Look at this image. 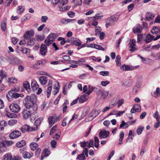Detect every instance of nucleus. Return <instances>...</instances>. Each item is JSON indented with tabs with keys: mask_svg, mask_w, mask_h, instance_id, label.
<instances>
[{
	"mask_svg": "<svg viewBox=\"0 0 160 160\" xmlns=\"http://www.w3.org/2000/svg\"><path fill=\"white\" fill-rule=\"evenodd\" d=\"M37 98L36 95L31 94L27 96L24 98V104L27 108H32L34 112L36 111L38 108L37 105L36 104Z\"/></svg>",
	"mask_w": 160,
	"mask_h": 160,
	"instance_id": "f257e3e1",
	"label": "nucleus"
},
{
	"mask_svg": "<svg viewBox=\"0 0 160 160\" xmlns=\"http://www.w3.org/2000/svg\"><path fill=\"white\" fill-rule=\"evenodd\" d=\"M58 37L57 34L54 33H50L45 40V42L47 46H49L52 42H54L55 39Z\"/></svg>",
	"mask_w": 160,
	"mask_h": 160,
	"instance_id": "f03ea898",
	"label": "nucleus"
},
{
	"mask_svg": "<svg viewBox=\"0 0 160 160\" xmlns=\"http://www.w3.org/2000/svg\"><path fill=\"white\" fill-rule=\"evenodd\" d=\"M118 20V18L114 16H112L108 18L106 20V27L107 28L113 25Z\"/></svg>",
	"mask_w": 160,
	"mask_h": 160,
	"instance_id": "7ed1b4c3",
	"label": "nucleus"
},
{
	"mask_svg": "<svg viewBox=\"0 0 160 160\" xmlns=\"http://www.w3.org/2000/svg\"><path fill=\"white\" fill-rule=\"evenodd\" d=\"M9 108L12 112L16 113L19 112L21 109L20 106L15 103L11 104L9 106Z\"/></svg>",
	"mask_w": 160,
	"mask_h": 160,
	"instance_id": "20e7f679",
	"label": "nucleus"
},
{
	"mask_svg": "<svg viewBox=\"0 0 160 160\" xmlns=\"http://www.w3.org/2000/svg\"><path fill=\"white\" fill-rule=\"evenodd\" d=\"M68 2V0H62L58 6L60 11H63L68 9L69 7L67 6H63L66 5Z\"/></svg>",
	"mask_w": 160,
	"mask_h": 160,
	"instance_id": "39448f33",
	"label": "nucleus"
},
{
	"mask_svg": "<svg viewBox=\"0 0 160 160\" xmlns=\"http://www.w3.org/2000/svg\"><path fill=\"white\" fill-rule=\"evenodd\" d=\"M37 128H38L36 127H35L34 128L32 127H30L28 124H25L22 126L21 128V129L22 132H26L32 131L37 130Z\"/></svg>",
	"mask_w": 160,
	"mask_h": 160,
	"instance_id": "423d86ee",
	"label": "nucleus"
},
{
	"mask_svg": "<svg viewBox=\"0 0 160 160\" xmlns=\"http://www.w3.org/2000/svg\"><path fill=\"white\" fill-rule=\"evenodd\" d=\"M109 132L107 131L103 130L101 131L99 133V137L100 139L106 138L109 135Z\"/></svg>",
	"mask_w": 160,
	"mask_h": 160,
	"instance_id": "0eeeda50",
	"label": "nucleus"
},
{
	"mask_svg": "<svg viewBox=\"0 0 160 160\" xmlns=\"http://www.w3.org/2000/svg\"><path fill=\"white\" fill-rule=\"evenodd\" d=\"M132 32L135 34H138V42H139L140 40V36L139 33H140V25L139 24L137 25L132 29Z\"/></svg>",
	"mask_w": 160,
	"mask_h": 160,
	"instance_id": "6e6552de",
	"label": "nucleus"
},
{
	"mask_svg": "<svg viewBox=\"0 0 160 160\" xmlns=\"http://www.w3.org/2000/svg\"><path fill=\"white\" fill-rule=\"evenodd\" d=\"M139 67V65L133 67L132 66L122 65L121 67V69L122 70L125 71L132 70Z\"/></svg>",
	"mask_w": 160,
	"mask_h": 160,
	"instance_id": "1a4fd4ad",
	"label": "nucleus"
},
{
	"mask_svg": "<svg viewBox=\"0 0 160 160\" xmlns=\"http://www.w3.org/2000/svg\"><path fill=\"white\" fill-rule=\"evenodd\" d=\"M21 133L18 130H15L11 132L9 135L10 138L13 139L18 137L21 135Z\"/></svg>",
	"mask_w": 160,
	"mask_h": 160,
	"instance_id": "9d476101",
	"label": "nucleus"
},
{
	"mask_svg": "<svg viewBox=\"0 0 160 160\" xmlns=\"http://www.w3.org/2000/svg\"><path fill=\"white\" fill-rule=\"evenodd\" d=\"M136 43V41L135 39H132L131 42L130 43V45L129 47V49L130 51L131 52H133L136 50L137 48L135 44Z\"/></svg>",
	"mask_w": 160,
	"mask_h": 160,
	"instance_id": "9b49d317",
	"label": "nucleus"
},
{
	"mask_svg": "<svg viewBox=\"0 0 160 160\" xmlns=\"http://www.w3.org/2000/svg\"><path fill=\"white\" fill-rule=\"evenodd\" d=\"M34 35V31L32 30H30L26 32L24 35V38L26 39L31 38Z\"/></svg>",
	"mask_w": 160,
	"mask_h": 160,
	"instance_id": "f8f14e48",
	"label": "nucleus"
},
{
	"mask_svg": "<svg viewBox=\"0 0 160 160\" xmlns=\"http://www.w3.org/2000/svg\"><path fill=\"white\" fill-rule=\"evenodd\" d=\"M71 43L73 45L79 46L82 44V42L79 39L74 38H71Z\"/></svg>",
	"mask_w": 160,
	"mask_h": 160,
	"instance_id": "ddd939ff",
	"label": "nucleus"
},
{
	"mask_svg": "<svg viewBox=\"0 0 160 160\" xmlns=\"http://www.w3.org/2000/svg\"><path fill=\"white\" fill-rule=\"evenodd\" d=\"M47 50V47L46 45L44 44H42L40 47V53L42 55L44 56L46 54Z\"/></svg>",
	"mask_w": 160,
	"mask_h": 160,
	"instance_id": "4468645a",
	"label": "nucleus"
},
{
	"mask_svg": "<svg viewBox=\"0 0 160 160\" xmlns=\"http://www.w3.org/2000/svg\"><path fill=\"white\" fill-rule=\"evenodd\" d=\"M32 88L34 92L36 91L38 88L39 86L37 82L34 80H32L31 83Z\"/></svg>",
	"mask_w": 160,
	"mask_h": 160,
	"instance_id": "2eb2a0df",
	"label": "nucleus"
},
{
	"mask_svg": "<svg viewBox=\"0 0 160 160\" xmlns=\"http://www.w3.org/2000/svg\"><path fill=\"white\" fill-rule=\"evenodd\" d=\"M22 116L24 118L27 119L31 115V112L28 109H24L22 112Z\"/></svg>",
	"mask_w": 160,
	"mask_h": 160,
	"instance_id": "dca6fc26",
	"label": "nucleus"
},
{
	"mask_svg": "<svg viewBox=\"0 0 160 160\" xmlns=\"http://www.w3.org/2000/svg\"><path fill=\"white\" fill-rule=\"evenodd\" d=\"M50 153V150L48 149H44L42 153L41 159L42 160L44 158L49 156Z\"/></svg>",
	"mask_w": 160,
	"mask_h": 160,
	"instance_id": "f3484780",
	"label": "nucleus"
},
{
	"mask_svg": "<svg viewBox=\"0 0 160 160\" xmlns=\"http://www.w3.org/2000/svg\"><path fill=\"white\" fill-rule=\"evenodd\" d=\"M9 94L12 96L13 98H17L19 97H23L24 95L22 94H19L18 93L13 92L12 91H9Z\"/></svg>",
	"mask_w": 160,
	"mask_h": 160,
	"instance_id": "a211bd4d",
	"label": "nucleus"
},
{
	"mask_svg": "<svg viewBox=\"0 0 160 160\" xmlns=\"http://www.w3.org/2000/svg\"><path fill=\"white\" fill-rule=\"evenodd\" d=\"M13 157L10 153H7L3 156V160H14V158Z\"/></svg>",
	"mask_w": 160,
	"mask_h": 160,
	"instance_id": "6ab92c4d",
	"label": "nucleus"
},
{
	"mask_svg": "<svg viewBox=\"0 0 160 160\" xmlns=\"http://www.w3.org/2000/svg\"><path fill=\"white\" fill-rule=\"evenodd\" d=\"M155 16L152 12H148L145 15V20L148 21H150L152 20Z\"/></svg>",
	"mask_w": 160,
	"mask_h": 160,
	"instance_id": "aec40b11",
	"label": "nucleus"
},
{
	"mask_svg": "<svg viewBox=\"0 0 160 160\" xmlns=\"http://www.w3.org/2000/svg\"><path fill=\"white\" fill-rule=\"evenodd\" d=\"M32 156L33 153L30 152L25 151L22 153V157L25 158H30Z\"/></svg>",
	"mask_w": 160,
	"mask_h": 160,
	"instance_id": "412c9836",
	"label": "nucleus"
},
{
	"mask_svg": "<svg viewBox=\"0 0 160 160\" xmlns=\"http://www.w3.org/2000/svg\"><path fill=\"white\" fill-rule=\"evenodd\" d=\"M52 81L49 80L48 82V88L47 90V97L48 98L50 94L51 91L52 89Z\"/></svg>",
	"mask_w": 160,
	"mask_h": 160,
	"instance_id": "4be33fe9",
	"label": "nucleus"
},
{
	"mask_svg": "<svg viewBox=\"0 0 160 160\" xmlns=\"http://www.w3.org/2000/svg\"><path fill=\"white\" fill-rule=\"evenodd\" d=\"M140 108V106L138 104H135L132 108L131 110V113H134L136 112H140L139 109Z\"/></svg>",
	"mask_w": 160,
	"mask_h": 160,
	"instance_id": "5701e85b",
	"label": "nucleus"
},
{
	"mask_svg": "<svg viewBox=\"0 0 160 160\" xmlns=\"http://www.w3.org/2000/svg\"><path fill=\"white\" fill-rule=\"evenodd\" d=\"M48 121L50 127H51L53 124L56 122L55 118L52 116L49 117L48 118Z\"/></svg>",
	"mask_w": 160,
	"mask_h": 160,
	"instance_id": "b1692460",
	"label": "nucleus"
},
{
	"mask_svg": "<svg viewBox=\"0 0 160 160\" xmlns=\"http://www.w3.org/2000/svg\"><path fill=\"white\" fill-rule=\"evenodd\" d=\"M39 79L40 83L42 85H45L48 80V78L44 76L40 77Z\"/></svg>",
	"mask_w": 160,
	"mask_h": 160,
	"instance_id": "393cba45",
	"label": "nucleus"
},
{
	"mask_svg": "<svg viewBox=\"0 0 160 160\" xmlns=\"http://www.w3.org/2000/svg\"><path fill=\"white\" fill-rule=\"evenodd\" d=\"M19 59L18 58L12 57L10 58V63L12 64H17L19 61Z\"/></svg>",
	"mask_w": 160,
	"mask_h": 160,
	"instance_id": "a878e982",
	"label": "nucleus"
},
{
	"mask_svg": "<svg viewBox=\"0 0 160 160\" xmlns=\"http://www.w3.org/2000/svg\"><path fill=\"white\" fill-rule=\"evenodd\" d=\"M129 122H125L124 121L122 120L119 126V128H128L129 126Z\"/></svg>",
	"mask_w": 160,
	"mask_h": 160,
	"instance_id": "bb28decb",
	"label": "nucleus"
},
{
	"mask_svg": "<svg viewBox=\"0 0 160 160\" xmlns=\"http://www.w3.org/2000/svg\"><path fill=\"white\" fill-rule=\"evenodd\" d=\"M7 148L5 146L4 142L3 141L0 142V152H3L7 150Z\"/></svg>",
	"mask_w": 160,
	"mask_h": 160,
	"instance_id": "cd10ccee",
	"label": "nucleus"
},
{
	"mask_svg": "<svg viewBox=\"0 0 160 160\" xmlns=\"http://www.w3.org/2000/svg\"><path fill=\"white\" fill-rule=\"evenodd\" d=\"M23 87L28 93L30 92L31 90L30 88V84L28 82L26 81L24 82Z\"/></svg>",
	"mask_w": 160,
	"mask_h": 160,
	"instance_id": "c85d7f7f",
	"label": "nucleus"
},
{
	"mask_svg": "<svg viewBox=\"0 0 160 160\" xmlns=\"http://www.w3.org/2000/svg\"><path fill=\"white\" fill-rule=\"evenodd\" d=\"M124 136V134L123 132L122 131L121 132L119 136V142L118 143V145H121L122 144V141L123 139Z\"/></svg>",
	"mask_w": 160,
	"mask_h": 160,
	"instance_id": "c756f323",
	"label": "nucleus"
},
{
	"mask_svg": "<svg viewBox=\"0 0 160 160\" xmlns=\"http://www.w3.org/2000/svg\"><path fill=\"white\" fill-rule=\"evenodd\" d=\"M154 37L150 34H148L146 37V42L147 43L150 42L152 40H154Z\"/></svg>",
	"mask_w": 160,
	"mask_h": 160,
	"instance_id": "7c9ffc66",
	"label": "nucleus"
},
{
	"mask_svg": "<svg viewBox=\"0 0 160 160\" xmlns=\"http://www.w3.org/2000/svg\"><path fill=\"white\" fill-rule=\"evenodd\" d=\"M152 34L158 35L159 33V27L158 26L153 27L151 31Z\"/></svg>",
	"mask_w": 160,
	"mask_h": 160,
	"instance_id": "2f4dec72",
	"label": "nucleus"
},
{
	"mask_svg": "<svg viewBox=\"0 0 160 160\" xmlns=\"http://www.w3.org/2000/svg\"><path fill=\"white\" fill-rule=\"evenodd\" d=\"M5 115L9 118H15L17 117V115L15 113H12L8 112H7Z\"/></svg>",
	"mask_w": 160,
	"mask_h": 160,
	"instance_id": "473e14b6",
	"label": "nucleus"
},
{
	"mask_svg": "<svg viewBox=\"0 0 160 160\" xmlns=\"http://www.w3.org/2000/svg\"><path fill=\"white\" fill-rule=\"evenodd\" d=\"M28 39L27 45L28 46L33 45L35 43L36 40L33 38H28Z\"/></svg>",
	"mask_w": 160,
	"mask_h": 160,
	"instance_id": "72a5a7b5",
	"label": "nucleus"
},
{
	"mask_svg": "<svg viewBox=\"0 0 160 160\" xmlns=\"http://www.w3.org/2000/svg\"><path fill=\"white\" fill-rule=\"evenodd\" d=\"M68 63L70 64V67L71 68H76L78 66L77 63H78V62H77V61H70Z\"/></svg>",
	"mask_w": 160,
	"mask_h": 160,
	"instance_id": "f704fd0d",
	"label": "nucleus"
},
{
	"mask_svg": "<svg viewBox=\"0 0 160 160\" xmlns=\"http://www.w3.org/2000/svg\"><path fill=\"white\" fill-rule=\"evenodd\" d=\"M26 144V142L24 140H21L16 143V146L18 148H21L24 146Z\"/></svg>",
	"mask_w": 160,
	"mask_h": 160,
	"instance_id": "c9c22d12",
	"label": "nucleus"
},
{
	"mask_svg": "<svg viewBox=\"0 0 160 160\" xmlns=\"http://www.w3.org/2000/svg\"><path fill=\"white\" fill-rule=\"evenodd\" d=\"M100 112L101 111L99 109L93 111L90 113V117L92 116V117L95 118L98 115Z\"/></svg>",
	"mask_w": 160,
	"mask_h": 160,
	"instance_id": "e433bc0d",
	"label": "nucleus"
},
{
	"mask_svg": "<svg viewBox=\"0 0 160 160\" xmlns=\"http://www.w3.org/2000/svg\"><path fill=\"white\" fill-rule=\"evenodd\" d=\"M6 22L7 21L6 20H4L1 22V28L3 31H5L6 30Z\"/></svg>",
	"mask_w": 160,
	"mask_h": 160,
	"instance_id": "4c0bfd02",
	"label": "nucleus"
},
{
	"mask_svg": "<svg viewBox=\"0 0 160 160\" xmlns=\"http://www.w3.org/2000/svg\"><path fill=\"white\" fill-rule=\"evenodd\" d=\"M153 96L157 98L160 96V89L159 88H157L155 92L153 93Z\"/></svg>",
	"mask_w": 160,
	"mask_h": 160,
	"instance_id": "58836bf2",
	"label": "nucleus"
},
{
	"mask_svg": "<svg viewBox=\"0 0 160 160\" xmlns=\"http://www.w3.org/2000/svg\"><path fill=\"white\" fill-rule=\"evenodd\" d=\"M43 120V118L42 117H40L37 119L34 123V125L35 127H37L38 125H40Z\"/></svg>",
	"mask_w": 160,
	"mask_h": 160,
	"instance_id": "ea45409f",
	"label": "nucleus"
},
{
	"mask_svg": "<svg viewBox=\"0 0 160 160\" xmlns=\"http://www.w3.org/2000/svg\"><path fill=\"white\" fill-rule=\"evenodd\" d=\"M90 108L88 106H87L83 110V112L82 114V116L84 117L89 112Z\"/></svg>",
	"mask_w": 160,
	"mask_h": 160,
	"instance_id": "a19ab883",
	"label": "nucleus"
},
{
	"mask_svg": "<svg viewBox=\"0 0 160 160\" xmlns=\"http://www.w3.org/2000/svg\"><path fill=\"white\" fill-rule=\"evenodd\" d=\"M30 147L32 150L34 151L38 147V145L37 143L35 142H32L30 144Z\"/></svg>",
	"mask_w": 160,
	"mask_h": 160,
	"instance_id": "79ce46f5",
	"label": "nucleus"
},
{
	"mask_svg": "<svg viewBox=\"0 0 160 160\" xmlns=\"http://www.w3.org/2000/svg\"><path fill=\"white\" fill-rule=\"evenodd\" d=\"M93 88H94V91L97 94L99 95H101L102 90L100 89V87H94Z\"/></svg>",
	"mask_w": 160,
	"mask_h": 160,
	"instance_id": "37998d69",
	"label": "nucleus"
},
{
	"mask_svg": "<svg viewBox=\"0 0 160 160\" xmlns=\"http://www.w3.org/2000/svg\"><path fill=\"white\" fill-rule=\"evenodd\" d=\"M78 99L79 102L80 103L83 102L88 99L87 96L85 95H82Z\"/></svg>",
	"mask_w": 160,
	"mask_h": 160,
	"instance_id": "c03bdc74",
	"label": "nucleus"
},
{
	"mask_svg": "<svg viewBox=\"0 0 160 160\" xmlns=\"http://www.w3.org/2000/svg\"><path fill=\"white\" fill-rule=\"evenodd\" d=\"M94 141H95L94 146L96 148H98L99 146V142L98 138L97 137H95L94 138Z\"/></svg>",
	"mask_w": 160,
	"mask_h": 160,
	"instance_id": "a18cd8bd",
	"label": "nucleus"
},
{
	"mask_svg": "<svg viewBox=\"0 0 160 160\" xmlns=\"http://www.w3.org/2000/svg\"><path fill=\"white\" fill-rule=\"evenodd\" d=\"M121 57L119 55H117L116 58V62L117 66H119L121 65L120 62Z\"/></svg>",
	"mask_w": 160,
	"mask_h": 160,
	"instance_id": "49530a36",
	"label": "nucleus"
},
{
	"mask_svg": "<svg viewBox=\"0 0 160 160\" xmlns=\"http://www.w3.org/2000/svg\"><path fill=\"white\" fill-rule=\"evenodd\" d=\"M4 142L5 146L7 148V146H11L13 143V142L12 141H3Z\"/></svg>",
	"mask_w": 160,
	"mask_h": 160,
	"instance_id": "de8ad7c7",
	"label": "nucleus"
},
{
	"mask_svg": "<svg viewBox=\"0 0 160 160\" xmlns=\"http://www.w3.org/2000/svg\"><path fill=\"white\" fill-rule=\"evenodd\" d=\"M17 122V120L16 119H11L9 120L8 122L9 125L13 126L16 124Z\"/></svg>",
	"mask_w": 160,
	"mask_h": 160,
	"instance_id": "09e8293b",
	"label": "nucleus"
},
{
	"mask_svg": "<svg viewBox=\"0 0 160 160\" xmlns=\"http://www.w3.org/2000/svg\"><path fill=\"white\" fill-rule=\"evenodd\" d=\"M109 93L108 91H102V92H101V98H103L104 99L107 96H108Z\"/></svg>",
	"mask_w": 160,
	"mask_h": 160,
	"instance_id": "8fccbe9b",
	"label": "nucleus"
},
{
	"mask_svg": "<svg viewBox=\"0 0 160 160\" xmlns=\"http://www.w3.org/2000/svg\"><path fill=\"white\" fill-rule=\"evenodd\" d=\"M102 30V29L100 27H97L95 30V35L98 36L99 35V33L101 32Z\"/></svg>",
	"mask_w": 160,
	"mask_h": 160,
	"instance_id": "3c124183",
	"label": "nucleus"
},
{
	"mask_svg": "<svg viewBox=\"0 0 160 160\" xmlns=\"http://www.w3.org/2000/svg\"><path fill=\"white\" fill-rule=\"evenodd\" d=\"M22 51L23 53L27 55H29L30 54V50L25 48H22Z\"/></svg>",
	"mask_w": 160,
	"mask_h": 160,
	"instance_id": "603ef678",
	"label": "nucleus"
},
{
	"mask_svg": "<svg viewBox=\"0 0 160 160\" xmlns=\"http://www.w3.org/2000/svg\"><path fill=\"white\" fill-rule=\"evenodd\" d=\"M18 8L17 12L19 14H21L23 12L25 9L22 6H19Z\"/></svg>",
	"mask_w": 160,
	"mask_h": 160,
	"instance_id": "864d4df0",
	"label": "nucleus"
},
{
	"mask_svg": "<svg viewBox=\"0 0 160 160\" xmlns=\"http://www.w3.org/2000/svg\"><path fill=\"white\" fill-rule=\"evenodd\" d=\"M6 72L3 70H1L0 71V76L1 78L2 79L6 77Z\"/></svg>",
	"mask_w": 160,
	"mask_h": 160,
	"instance_id": "5fc2aeb1",
	"label": "nucleus"
},
{
	"mask_svg": "<svg viewBox=\"0 0 160 160\" xmlns=\"http://www.w3.org/2000/svg\"><path fill=\"white\" fill-rule=\"evenodd\" d=\"M85 158V157L83 154H81L78 155L77 158V159L79 160H84Z\"/></svg>",
	"mask_w": 160,
	"mask_h": 160,
	"instance_id": "6e6d98bb",
	"label": "nucleus"
},
{
	"mask_svg": "<svg viewBox=\"0 0 160 160\" xmlns=\"http://www.w3.org/2000/svg\"><path fill=\"white\" fill-rule=\"evenodd\" d=\"M94 48L99 50H102V51L105 50L104 48L101 46L97 44H95Z\"/></svg>",
	"mask_w": 160,
	"mask_h": 160,
	"instance_id": "4d7b16f0",
	"label": "nucleus"
},
{
	"mask_svg": "<svg viewBox=\"0 0 160 160\" xmlns=\"http://www.w3.org/2000/svg\"><path fill=\"white\" fill-rule=\"evenodd\" d=\"M100 74L103 76H107L109 75V72L108 71H101L100 72Z\"/></svg>",
	"mask_w": 160,
	"mask_h": 160,
	"instance_id": "13d9d810",
	"label": "nucleus"
},
{
	"mask_svg": "<svg viewBox=\"0 0 160 160\" xmlns=\"http://www.w3.org/2000/svg\"><path fill=\"white\" fill-rule=\"evenodd\" d=\"M68 103V102L66 101L63 104V112L64 113L66 111L67 108V105Z\"/></svg>",
	"mask_w": 160,
	"mask_h": 160,
	"instance_id": "bf43d9fd",
	"label": "nucleus"
},
{
	"mask_svg": "<svg viewBox=\"0 0 160 160\" xmlns=\"http://www.w3.org/2000/svg\"><path fill=\"white\" fill-rule=\"evenodd\" d=\"M20 87L19 86H15L12 88V89L9 91H12L13 92H18L20 91Z\"/></svg>",
	"mask_w": 160,
	"mask_h": 160,
	"instance_id": "052dcab7",
	"label": "nucleus"
},
{
	"mask_svg": "<svg viewBox=\"0 0 160 160\" xmlns=\"http://www.w3.org/2000/svg\"><path fill=\"white\" fill-rule=\"evenodd\" d=\"M124 100L123 99H119L117 103L118 104V108H119L120 106H121L124 103Z\"/></svg>",
	"mask_w": 160,
	"mask_h": 160,
	"instance_id": "680f3d73",
	"label": "nucleus"
},
{
	"mask_svg": "<svg viewBox=\"0 0 160 160\" xmlns=\"http://www.w3.org/2000/svg\"><path fill=\"white\" fill-rule=\"evenodd\" d=\"M17 80L15 78H11L9 79V83H15L17 82Z\"/></svg>",
	"mask_w": 160,
	"mask_h": 160,
	"instance_id": "e2e57ef3",
	"label": "nucleus"
},
{
	"mask_svg": "<svg viewBox=\"0 0 160 160\" xmlns=\"http://www.w3.org/2000/svg\"><path fill=\"white\" fill-rule=\"evenodd\" d=\"M48 19V18L46 16H42L41 18V22L43 23L46 22L47 21Z\"/></svg>",
	"mask_w": 160,
	"mask_h": 160,
	"instance_id": "0e129e2a",
	"label": "nucleus"
},
{
	"mask_svg": "<svg viewBox=\"0 0 160 160\" xmlns=\"http://www.w3.org/2000/svg\"><path fill=\"white\" fill-rule=\"evenodd\" d=\"M30 14H27L22 17V21L27 20H28V19H30Z\"/></svg>",
	"mask_w": 160,
	"mask_h": 160,
	"instance_id": "69168bd1",
	"label": "nucleus"
},
{
	"mask_svg": "<svg viewBox=\"0 0 160 160\" xmlns=\"http://www.w3.org/2000/svg\"><path fill=\"white\" fill-rule=\"evenodd\" d=\"M142 29L146 30L148 29V24L147 23L145 22H143L142 23Z\"/></svg>",
	"mask_w": 160,
	"mask_h": 160,
	"instance_id": "338daca9",
	"label": "nucleus"
},
{
	"mask_svg": "<svg viewBox=\"0 0 160 160\" xmlns=\"http://www.w3.org/2000/svg\"><path fill=\"white\" fill-rule=\"evenodd\" d=\"M9 91L8 93L6 95V97L9 101H11L12 100V95H11L9 94Z\"/></svg>",
	"mask_w": 160,
	"mask_h": 160,
	"instance_id": "774afa93",
	"label": "nucleus"
}]
</instances>
